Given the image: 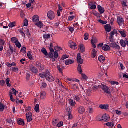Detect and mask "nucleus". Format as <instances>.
<instances>
[{
    "label": "nucleus",
    "mask_w": 128,
    "mask_h": 128,
    "mask_svg": "<svg viewBox=\"0 0 128 128\" xmlns=\"http://www.w3.org/2000/svg\"><path fill=\"white\" fill-rule=\"evenodd\" d=\"M40 86L42 88H46L48 86V84H46V83L43 82L40 85Z\"/></svg>",
    "instance_id": "79ce46f5"
},
{
    "label": "nucleus",
    "mask_w": 128,
    "mask_h": 128,
    "mask_svg": "<svg viewBox=\"0 0 128 128\" xmlns=\"http://www.w3.org/2000/svg\"><path fill=\"white\" fill-rule=\"evenodd\" d=\"M78 72L80 74H82V65H80V64H79L78 65Z\"/></svg>",
    "instance_id": "2f4dec72"
},
{
    "label": "nucleus",
    "mask_w": 128,
    "mask_h": 128,
    "mask_svg": "<svg viewBox=\"0 0 128 128\" xmlns=\"http://www.w3.org/2000/svg\"><path fill=\"white\" fill-rule=\"evenodd\" d=\"M0 8L4 10V8H6V4L3 3H0Z\"/></svg>",
    "instance_id": "603ef678"
},
{
    "label": "nucleus",
    "mask_w": 128,
    "mask_h": 128,
    "mask_svg": "<svg viewBox=\"0 0 128 128\" xmlns=\"http://www.w3.org/2000/svg\"><path fill=\"white\" fill-rule=\"evenodd\" d=\"M69 104L71 106H76V101H74L72 99L69 100Z\"/></svg>",
    "instance_id": "412c9836"
},
{
    "label": "nucleus",
    "mask_w": 128,
    "mask_h": 128,
    "mask_svg": "<svg viewBox=\"0 0 128 128\" xmlns=\"http://www.w3.org/2000/svg\"><path fill=\"white\" fill-rule=\"evenodd\" d=\"M56 82H57V84H59V86L62 88H64V86L62 85V82H60V79H56Z\"/></svg>",
    "instance_id": "7c9ffc66"
},
{
    "label": "nucleus",
    "mask_w": 128,
    "mask_h": 128,
    "mask_svg": "<svg viewBox=\"0 0 128 128\" xmlns=\"http://www.w3.org/2000/svg\"><path fill=\"white\" fill-rule=\"evenodd\" d=\"M99 108H101V110H108V108H110V105L108 104H101Z\"/></svg>",
    "instance_id": "4468645a"
},
{
    "label": "nucleus",
    "mask_w": 128,
    "mask_h": 128,
    "mask_svg": "<svg viewBox=\"0 0 128 128\" xmlns=\"http://www.w3.org/2000/svg\"><path fill=\"white\" fill-rule=\"evenodd\" d=\"M100 86H94L92 88V90H94V92H96V90H98L99 88H100Z\"/></svg>",
    "instance_id": "4d7b16f0"
},
{
    "label": "nucleus",
    "mask_w": 128,
    "mask_h": 128,
    "mask_svg": "<svg viewBox=\"0 0 128 128\" xmlns=\"http://www.w3.org/2000/svg\"><path fill=\"white\" fill-rule=\"evenodd\" d=\"M6 84V82L4 80H2L0 82V85L1 86H4V84Z\"/></svg>",
    "instance_id": "0e129e2a"
},
{
    "label": "nucleus",
    "mask_w": 128,
    "mask_h": 128,
    "mask_svg": "<svg viewBox=\"0 0 128 128\" xmlns=\"http://www.w3.org/2000/svg\"><path fill=\"white\" fill-rule=\"evenodd\" d=\"M114 121L109 122L106 124V126H111L112 128H114Z\"/></svg>",
    "instance_id": "bb28decb"
},
{
    "label": "nucleus",
    "mask_w": 128,
    "mask_h": 128,
    "mask_svg": "<svg viewBox=\"0 0 128 128\" xmlns=\"http://www.w3.org/2000/svg\"><path fill=\"white\" fill-rule=\"evenodd\" d=\"M19 32L24 38H26V34H24V31L22 30H20Z\"/></svg>",
    "instance_id": "052dcab7"
},
{
    "label": "nucleus",
    "mask_w": 128,
    "mask_h": 128,
    "mask_svg": "<svg viewBox=\"0 0 128 128\" xmlns=\"http://www.w3.org/2000/svg\"><path fill=\"white\" fill-rule=\"evenodd\" d=\"M28 58L30 60H32V53L30 52H28V54H27Z\"/></svg>",
    "instance_id": "ea45409f"
},
{
    "label": "nucleus",
    "mask_w": 128,
    "mask_h": 128,
    "mask_svg": "<svg viewBox=\"0 0 128 128\" xmlns=\"http://www.w3.org/2000/svg\"><path fill=\"white\" fill-rule=\"evenodd\" d=\"M48 56L50 58H54V53L50 52L48 54Z\"/></svg>",
    "instance_id": "69168bd1"
},
{
    "label": "nucleus",
    "mask_w": 128,
    "mask_h": 128,
    "mask_svg": "<svg viewBox=\"0 0 128 128\" xmlns=\"http://www.w3.org/2000/svg\"><path fill=\"white\" fill-rule=\"evenodd\" d=\"M26 112H32V106H28L26 109Z\"/></svg>",
    "instance_id": "09e8293b"
},
{
    "label": "nucleus",
    "mask_w": 128,
    "mask_h": 128,
    "mask_svg": "<svg viewBox=\"0 0 128 128\" xmlns=\"http://www.w3.org/2000/svg\"><path fill=\"white\" fill-rule=\"evenodd\" d=\"M81 74L82 76V78L84 80H88V76H86V75L84 74Z\"/></svg>",
    "instance_id": "3c124183"
},
{
    "label": "nucleus",
    "mask_w": 128,
    "mask_h": 128,
    "mask_svg": "<svg viewBox=\"0 0 128 128\" xmlns=\"http://www.w3.org/2000/svg\"><path fill=\"white\" fill-rule=\"evenodd\" d=\"M58 70L60 72V74H63V72H62V68H60V66H58Z\"/></svg>",
    "instance_id": "bf43d9fd"
},
{
    "label": "nucleus",
    "mask_w": 128,
    "mask_h": 128,
    "mask_svg": "<svg viewBox=\"0 0 128 128\" xmlns=\"http://www.w3.org/2000/svg\"><path fill=\"white\" fill-rule=\"evenodd\" d=\"M96 120H99L100 122L102 120H104L103 116H98L96 117Z\"/></svg>",
    "instance_id": "5fc2aeb1"
},
{
    "label": "nucleus",
    "mask_w": 128,
    "mask_h": 128,
    "mask_svg": "<svg viewBox=\"0 0 128 128\" xmlns=\"http://www.w3.org/2000/svg\"><path fill=\"white\" fill-rule=\"evenodd\" d=\"M15 44L16 48H22V44L20 42V41H18L17 42L15 43Z\"/></svg>",
    "instance_id": "37998d69"
},
{
    "label": "nucleus",
    "mask_w": 128,
    "mask_h": 128,
    "mask_svg": "<svg viewBox=\"0 0 128 128\" xmlns=\"http://www.w3.org/2000/svg\"><path fill=\"white\" fill-rule=\"evenodd\" d=\"M102 90L106 94H110V89L108 87V86L104 85L102 84Z\"/></svg>",
    "instance_id": "7ed1b4c3"
},
{
    "label": "nucleus",
    "mask_w": 128,
    "mask_h": 128,
    "mask_svg": "<svg viewBox=\"0 0 128 128\" xmlns=\"http://www.w3.org/2000/svg\"><path fill=\"white\" fill-rule=\"evenodd\" d=\"M46 78L48 82H54L55 80L54 76H52L50 72H46Z\"/></svg>",
    "instance_id": "f03ea898"
},
{
    "label": "nucleus",
    "mask_w": 128,
    "mask_h": 128,
    "mask_svg": "<svg viewBox=\"0 0 128 128\" xmlns=\"http://www.w3.org/2000/svg\"><path fill=\"white\" fill-rule=\"evenodd\" d=\"M120 44L122 48H126V42L123 40H120Z\"/></svg>",
    "instance_id": "393cba45"
},
{
    "label": "nucleus",
    "mask_w": 128,
    "mask_h": 128,
    "mask_svg": "<svg viewBox=\"0 0 128 128\" xmlns=\"http://www.w3.org/2000/svg\"><path fill=\"white\" fill-rule=\"evenodd\" d=\"M78 111L80 114H84L86 112V108L84 106H80L78 108Z\"/></svg>",
    "instance_id": "6e6552de"
},
{
    "label": "nucleus",
    "mask_w": 128,
    "mask_h": 128,
    "mask_svg": "<svg viewBox=\"0 0 128 128\" xmlns=\"http://www.w3.org/2000/svg\"><path fill=\"white\" fill-rule=\"evenodd\" d=\"M98 10L100 14H104V12H106V10H104V8H102V6L98 5Z\"/></svg>",
    "instance_id": "9d476101"
},
{
    "label": "nucleus",
    "mask_w": 128,
    "mask_h": 128,
    "mask_svg": "<svg viewBox=\"0 0 128 128\" xmlns=\"http://www.w3.org/2000/svg\"><path fill=\"white\" fill-rule=\"evenodd\" d=\"M18 124L19 126H24L26 124V123H24V120L22 118H19L18 120Z\"/></svg>",
    "instance_id": "2eb2a0df"
},
{
    "label": "nucleus",
    "mask_w": 128,
    "mask_h": 128,
    "mask_svg": "<svg viewBox=\"0 0 128 128\" xmlns=\"http://www.w3.org/2000/svg\"><path fill=\"white\" fill-rule=\"evenodd\" d=\"M69 46L72 50H76L78 48L76 44L72 40L69 41Z\"/></svg>",
    "instance_id": "39448f33"
},
{
    "label": "nucleus",
    "mask_w": 128,
    "mask_h": 128,
    "mask_svg": "<svg viewBox=\"0 0 128 128\" xmlns=\"http://www.w3.org/2000/svg\"><path fill=\"white\" fill-rule=\"evenodd\" d=\"M40 98L41 100H46V92L43 91L40 93Z\"/></svg>",
    "instance_id": "f8f14e48"
},
{
    "label": "nucleus",
    "mask_w": 128,
    "mask_h": 128,
    "mask_svg": "<svg viewBox=\"0 0 128 128\" xmlns=\"http://www.w3.org/2000/svg\"><path fill=\"white\" fill-rule=\"evenodd\" d=\"M32 20L34 22H40V17L38 15H35L32 17Z\"/></svg>",
    "instance_id": "dca6fc26"
},
{
    "label": "nucleus",
    "mask_w": 128,
    "mask_h": 128,
    "mask_svg": "<svg viewBox=\"0 0 128 128\" xmlns=\"http://www.w3.org/2000/svg\"><path fill=\"white\" fill-rule=\"evenodd\" d=\"M4 44H6V42H4L2 39H0V46H4Z\"/></svg>",
    "instance_id": "8fccbe9b"
},
{
    "label": "nucleus",
    "mask_w": 128,
    "mask_h": 128,
    "mask_svg": "<svg viewBox=\"0 0 128 128\" xmlns=\"http://www.w3.org/2000/svg\"><path fill=\"white\" fill-rule=\"evenodd\" d=\"M64 126V122L62 121H60L57 124L56 126L58 128H62V126Z\"/></svg>",
    "instance_id": "a19ab883"
},
{
    "label": "nucleus",
    "mask_w": 128,
    "mask_h": 128,
    "mask_svg": "<svg viewBox=\"0 0 128 128\" xmlns=\"http://www.w3.org/2000/svg\"><path fill=\"white\" fill-rule=\"evenodd\" d=\"M47 16L50 20H54L56 18V13L52 10H50L48 12Z\"/></svg>",
    "instance_id": "f257e3e1"
},
{
    "label": "nucleus",
    "mask_w": 128,
    "mask_h": 128,
    "mask_svg": "<svg viewBox=\"0 0 128 128\" xmlns=\"http://www.w3.org/2000/svg\"><path fill=\"white\" fill-rule=\"evenodd\" d=\"M11 42L13 44H16L17 42H18V40L16 37H13L11 38Z\"/></svg>",
    "instance_id": "c756f323"
},
{
    "label": "nucleus",
    "mask_w": 128,
    "mask_h": 128,
    "mask_svg": "<svg viewBox=\"0 0 128 128\" xmlns=\"http://www.w3.org/2000/svg\"><path fill=\"white\" fill-rule=\"evenodd\" d=\"M92 14L94 16H96V18H100V13H98V12L96 11H94L92 12Z\"/></svg>",
    "instance_id": "72a5a7b5"
},
{
    "label": "nucleus",
    "mask_w": 128,
    "mask_h": 128,
    "mask_svg": "<svg viewBox=\"0 0 128 128\" xmlns=\"http://www.w3.org/2000/svg\"><path fill=\"white\" fill-rule=\"evenodd\" d=\"M90 10H96V6L95 4H93L90 7Z\"/></svg>",
    "instance_id": "e2e57ef3"
},
{
    "label": "nucleus",
    "mask_w": 128,
    "mask_h": 128,
    "mask_svg": "<svg viewBox=\"0 0 128 128\" xmlns=\"http://www.w3.org/2000/svg\"><path fill=\"white\" fill-rule=\"evenodd\" d=\"M39 76L42 78H46V72L40 74H39Z\"/></svg>",
    "instance_id": "13d9d810"
},
{
    "label": "nucleus",
    "mask_w": 128,
    "mask_h": 128,
    "mask_svg": "<svg viewBox=\"0 0 128 128\" xmlns=\"http://www.w3.org/2000/svg\"><path fill=\"white\" fill-rule=\"evenodd\" d=\"M41 52L44 54V56H48V51H46V48H42Z\"/></svg>",
    "instance_id": "c85d7f7f"
},
{
    "label": "nucleus",
    "mask_w": 128,
    "mask_h": 128,
    "mask_svg": "<svg viewBox=\"0 0 128 128\" xmlns=\"http://www.w3.org/2000/svg\"><path fill=\"white\" fill-rule=\"evenodd\" d=\"M98 60L100 62H104L106 61V57L102 56H100L98 58Z\"/></svg>",
    "instance_id": "b1692460"
},
{
    "label": "nucleus",
    "mask_w": 128,
    "mask_h": 128,
    "mask_svg": "<svg viewBox=\"0 0 128 128\" xmlns=\"http://www.w3.org/2000/svg\"><path fill=\"white\" fill-rule=\"evenodd\" d=\"M117 22L120 26H122V24H124V18L120 16H118L117 18Z\"/></svg>",
    "instance_id": "423d86ee"
},
{
    "label": "nucleus",
    "mask_w": 128,
    "mask_h": 128,
    "mask_svg": "<svg viewBox=\"0 0 128 128\" xmlns=\"http://www.w3.org/2000/svg\"><path fill=\"white\" fill-rule=\"evenodd\" d=\"M12 94H13L12 92H10V100L12 102H16V100L14 98V96H12Z\"/></svg>",
    "instance_id": "e433bc0d"
},
{
    "label": "nucleus",
    "mask_w": 128,
    "mask_h": 128,
    "mask_svg": "<svg viewBox=\"0 0 128 128\" xmlns=\"http://www.w3.org/2000/svg\"><path fill=\"white\" fill-rule=\"evenodd\" d=\"M105 30L108 32H112V27L108 25H106L104 27Z\"/></svg>",
    "instance_id": "5701e85b"
},
{
    "label": "nucleus",
    "mask_w": 128,
    "mask_h": 128,
    "mask_svg": "<svg viewBox=\"0 0 128 128\" xmlns=\"http://www.w3.org/2000/svg\"><path fill=\"white\" fill-rule=\"evenodd\" d=\"M77 62L78 64H84V60L82 58V56L80 53L78 54Z\"/></svg>",
    "instance_id": "1a4fd4ad"
},
{
    "label": "nucleus",
    "mask_w": 128,
    "mask_h": 128,
    "mask_svg": "<svg viewBox=\"0 0 128 128\" xmlns=\"http://www.w3.org/2000/svg\"><path fill=\"white\" fill-rule=\"evenodd\" d=\"M21 52H22L23 54H26V48L24 47L21 49L20 50Z\"/></svg>",
    "instance_id": "49530a36"
},
{
    "label": "nucleus",
    "mask_w": 128,
    "mask_h": 128,
    "mask_svg": "<svg viewBox=\"0 0 128 128\" xmlns=\"http://www.w3.org/2000/svg\"><path fill=\"white\" fill-rule=\"evenodd\" d=\"M80 52L82 54H84V52H86V47H84V45L83 44H80Z\"/></svg>",
    "instance_id": "f3484780"
},
{
    "label": "nucleus",
    "mask_w": 128,
    "mask_h": 128,
    "mask_svg": "<svg viewBox=\"0 0 128 128\" xmlns=\"http://www.w3.org/2000/svg\"><path fill=\"white\" fill-rule=\"evenodd\" d=\"M26 118L28 122H32V112H27L26 114Z\"/></svg>",
    "instance_id": "20e7f679"
},
{
    "label": "nucleus",
    "mask_w": 128,
    "mask_h": 128,
    "mask_svg": "<svg viewBox=\"0 0 128 128\" xmlns=\"http://www.w3.org/2000/svg\"><path fill=\"white\" fill-rule=\"evenodd\" d=\"M18 70H20V69H18V68H16V67L12 68V72H18Z\"/></svg>",
    "instance_id": "de8ad7c7"
},
{
    "label": "nucleus",
    "mask_w": 128,
    "mask_h": 128,
    "mask_svg": "<svg viewBox=\"0 0 128 128\" xmlns=\"http://www.w3.org/2000/svg\"><path fill=\"white\" fill-rule=\"evenodd\" d=\"M58 120L57 119H54L52 120V124L54 126H58Z\"/></svg>",
    "instance_id": "f704fd0d"
},
{
    "label": "nucleus",
    "mask_w": 128,
    "mask_h": 128,
    "mask_svg": "<svg viewBox=\"0 0 128 128\" xmlns=\"http://www.w3.org/2000/svg\"><path fill=\"white\" fill-rule=\"evenodd\" d=\"M120 34H121L122 38L126 37V30H118Z\"/></svg>",
    "instance_id": "aec40b11"
},
{
    "label": "nucleus",
    "mask_w": 128,
    "mask_h": 128,
    "mask_svg": "<svg viewBox=\"0 0 128 128\" xmlns=\"http://www.w3.org/2000/svg\"><path fill=\"white\" fill-rule=\"evenodd\" d=\"M98 22L100 23V24H108V22L106 21H104L102 20H98Z\"/></svg>",
    "instance_id": "864d4df0"
},
{
    "label": "nucleus",
    "mask_w": 128,
    "mask_h": 128,
    "mask_svg": "<svg viewBox=\"0 0 128 128\" xmlns=\"http://www.w3.org/2000/svg\"><path fill=\"white\" fill-rule=\"evenodd\" d=\"M84 40H88V38L90 36V35L88 33H86L84 34Z\"/></svg>",
    "instance_id": "6e6d98bb"
},
{
    "label": "nucleus",
    "mask_w": 128,
    "mask_h": 128,
    "mask_svg": "<svg viewBox=\"0 0 128 128\" xmlns=\"http://www.w3.org/2000/svg\"><path fill=\"white\" fill-rule=\"evenodd\" d=\"M43 38L44 40H48L50 38V34H44L43 35Z\"/></svg>",
    "instance_id": "58836bf2"
},
{
    "label": "nucleus",
    "mask_w": 128,
    "mask_h": 128,
    "mask_svg": "<svg viewBox=\"0 0 128 128\" xmlns=\"http://www.w3.org/2000/svg\"><path fill=\"white\" fill-rule=\"evenodd\" d=\"M54 58H58V53L56 51L54 52Z\"/></svg>",
    "instance_id": "680f3d73"
},
{
    "label": "nucleus",
    "mask_w": 128,
    "mask_h": 128,
    "mask_svg": "<svg viewBox=\"0 0 128 128\" xmlns=\"http://www.w3.org/2000/svg\"><path fill=\"white\" fill-rule=\"evenodd\" d=\"M110 48H114L118 50H120V46L118 45V44H116V43L111 44H110Z\"/></svg>",
    "instance_id": "ddd939ff"
},
{
    "label": "nucleus",
    "mask_w": 128,
    "mask_h": 128,
    "mask_svg": "<svg viewBox=\"0 0 128 128\" xmlns=\"http://www.w3.org/2000/svg\"><path fill=\"white\" fill-rule=\"evenodd\" d=\"M88 112L89 114H92L94 112V108H89L88 109Z\"/></svg>",
    "instance_id": "338daca9"
},
{
    "label": "nucleus",
    "mask_w": 128,
    "mask_h": 128,
    "mask_svg": "<svg viewBox=\"0 0 128 128\" xmlns=\"http://www.w3.org/2000/svg\"><path fill=\"white\" fill-rule=\"evenodd\" d=\"M36 26H38V28H44V24L42 23V21L37 22L36 24Z\"/></svg>",
    "instance_id": "a878e982"
},
{
    "label": "nucleus",
    "mask_w": 128,
    "mask_h": 128,
    "mask_svg": "<svg viewBox=\"0 0 128 128\" xmlns=\"http://www.w3.org/2000/svg\"><path fill=\"white\" fill-rule=\"evenodd\" d=\"M16 22H11L9 24V28H12L16 26Z\"/></svg>",
    "instance_id": "c03bdc74"
},
{
    "label": "nucleus",
    "mask_w": 128,
    "mask_h": 128,
    "mask_svg": "<svg viewBox=\"0 0 128 128\" xmlns=\"http://www.w3.org/2000/svg\"><path fill=\"white\" fill-rule=\"evenodd\" d=\"M38 68H40V70H44V65L41 64V65Z\"/></svg>",
    "instance_id": "774afa93"
},
{
    "label": "nucleus",
    "mask_w": 128,
    "mask_h": 128,
    "mask_svg": "<svg viewBox=\"0 0 128 128\" xmlns=\"http://www.w3.org/2000/svg\"><path fill=\"white\" fill-rule=\"evenodd\" d=\"M102 50H104V52H108V50H110V46L108 45L105 44L102 47Z\"/></svg>",
    "instance_id": "6ab92c4d"
},
{
    "label": "nucleus",
    "mask_w": 128,
    "mask_h": 128,
    "mask_svg": "<svg viewBox=\"0 0 128 128\" xmlns=\"http://www.w3.org/2000/svg\"><path fill=\"white\" fill-rule=\"evenodd\" d=\"M30 70L33 72V74H38V68H36L34 67V65L30 64L29 66Z\"/></svg>",
    "instance_id": "0eeeda50"
},
{
    "label": "nucleus",
    "mask_w": 128,
    "mask_h": 128,
    "mask_svg": "<svg viewBox=\"0 0 128 128\" xmlns=\"http://www.w3.org/2000/svg\"><path fill=\"white\" fill-rule=\"evenodd\" d=\"M10 78H7L6 80V84H7V86H9L10 88V86H12L10 85Z\"/></svg>",
    "instance_id": "a18cd8bd"
},
{
    "label": "nucleus",
    "mask_w": 128,
    "mask_h": 128,
    "mask_svg": "<svg viewBox=\"0 0 128 128\" xmlns=\"http://www.w3.org/2000/svg\"><path fill=\"white\" fill-rule=\"evenodd\" d=\"M96 56V50L94 49L92 50V58H94Z\"/></svg>",
    "instance_id": "4c0bfd02"
},
{
    "label": "nucleus",
    "mask_w": 128,
    "mask_h": 128,
    "mask_svg": "<svg viewBox=\"0 0 128 128\" xmlns=\"http://www.w3.org/2000/svg\"><path fill=\"white\" fill-rule=\"evenodd\" d=\"M65 64L66 66H70V64H74V61L72 60H68L66 61Z\"/></svg>",
    "instance_id": "4be33fe9"
},
{
    "label": "nucleus",
    "mask_w": 128,
    "mask_h": 128,
    "mask_svg": "<svg viewBox=\"0 0 128 128\" xmlns=\"http://www.w3.org/2000/svg\"><path fill=\"white\" fill-rule=\"evenodd\" d=\"M122 6L124 7V12H125L126 8H128V4H128V1L126 0H124V1L122 2Z\"/></svg>",
    "instance_id": "a211bd4d"
},
{
    "label": "nucleus",
    "mask_w": 128,
    "mask_h": 128,
    "mask_svg": "<svg viewBox=\"0 0 128 128\" xmlns=\"http://www.w3.org/2000/svg\"><path fill=\"white\" fill-rule=\"evenodd\" d=\"M34 110L36 112H40V104H36L34 108Z\"/></svg>",
    "instance_id": "c9c22d12"
},
{
    "label": "nucleus",
    "mask_w": 128,
    "mask_h": 128,
    "mask_svg": "<svg viewBox=\"0 0 128 128\" xmlns=\"http://www.w3.org/2000/svg\"><path fill=\"white\" fill-rule=\"evenodd\" d=\"M110 120V117L108 114H104L103 115V120L104 122H108Z\"/></svg>",
    "instance_id": "9b49d317"
},
{
    "label": "nucleus",
    "mask_w": 128,
    "mask_h": 128,
    "mask_svg": "<svg viewBox=\"0 0 128 128\" xmlns=\"http://www.w3.org/2000/svg\"><path fill=\"white\" fill-rule=\"evenodd\" d=\"M90 100H88V98H85V100H83V102H84V104L85 105V106H88V104H89V102H90Z\"/></svg>",
    "instance_id": "473e14b6"
},
{
    "label": "nucleus",
    "mask_w": 128,
    "mask_h": 128,
    "mask_svg": "<svg viewBox=\"0 0 128 128\" xmlns=\"http://www.w3.org/2000/svg\"><path fill=\"white\" fill-rule=\"evenodd\" d=\"M6 106L2 103V102H0V112H4V110Z\"/></svg>",
    "instance_id": "cd10ccee"
}]
</instances>
